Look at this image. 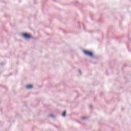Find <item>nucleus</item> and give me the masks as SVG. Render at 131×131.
I'll list each match as a JSON object with an SVG mask.
<instances>
[{"mask_svg":"<svg viewBox=\"0 0 131 131\" xmlns=\"http://www.w3.org/2000/svg\"><path fill=\"white\" fill-rule=\"evenodd\" d=\"M83 52L85 55L89 56L90 57H93V54L92 52L88 51H84Z\"/></svg>","mask_w":131,"mask_h":131,"instance_id":"obj_1","label":"nucleus"},{"mask_svg":"<svg viewBox=\"0 0 131 131\" xmlns=\"http://www.w3.org/2000/svg\"><path fill=\"white\" fill-rule=\"evenodd\" d=\"M23 36L25 38H30V37H31V35L26 33L23 34Z\"/></svg>","mask_w":131,"mask_h":131,"instance_id":"obj_2","label":"nucleus"},{"mask_svg":"<svg viewBox=\"0 0 131 131\" xmlns=\"http://www.w3.org/2000/svg\"><path fill=\"white\" fill-rule=\"evenodd\" d=\"M26 88L28 90H30V89H32V88H33V86H32V85H28L26 86Z\"/></svg>","mask_w":131,"mask_h":131,"instance_id":"obj_3","label":"nucleus"},{"mask_svg":"<svg viewBox=\"0 0 131 131\" xmlns=\"http://www.w3.org/2000/svg\"><path fill=\"white\" fill-rule=\"evenodd\" d=\"M62 116H63L64 117H65V116H66V112L64 111L63 113H62Z\"/></svg>","mask_w":131,"mask_h":131,"instance_id":"obj_4","label":"nucleus"},{"mask_svg":"<svg viewBox=\"0 0 131 131\" xmlns=\"http://www.w3.org/2000/svg\"><path fill=\"white\" fill-rule=\"evenodd\" d=\"M82 119H85V118H84V117H82Z\"/></svg>","mask_w":131,"mask_h":131,"instance_id":"obj_5","label":"nucleus"},{"mask_svg":"<svg viewBox=\"0 0 131 131\" xmlns=\"http://www.w3.org/2000/svg\"><path fill=\"white\" fill-rule=\"evenodd\" d=\"M80 73H81V71H79Z\"/></svg>","mask_w":131,"mask_h":131,"instance_id":"obj_6","label":"nucleus"}]
</instances>
